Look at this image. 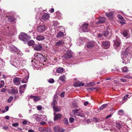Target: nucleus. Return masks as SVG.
I'll return each instance as SVG.
<instances>
[{
    "label": "nucleus",
    "mask_w": 132,
    "mask_h": 132,
    "mask_svg": "<svg viewBox=\"0 0 132 132\" xmlns=\"http://www.w3.org/2000/svg\"><path fill=\"white\" fill-rule=\"evenodd\" d=\"M50 17L49 14L47 13H45L42 16V19L44 20H47Z\"/></svg>",
    "instance_id": "dca6fc26"
},
{
    "label": "nucleus",
    "mask_w": 132,
    "mask_h": 132,
    "mask_svg": "<svg viewBox=\"0 0 132 132\" xmlns=\"http://www.w3.org/2000/svg\"><path fill=\"white\" fill-rule=\"evenodd\" d=\"M13 81L14 84L18 85L20 83L21 79L18 77H15L13 79Z\"/></svg>",
    "instance_id": "9d476101"
},
{
    "label": "nucleus",
    "mask_w": 132,
    "mask_h": 132,
    "mask_svg": "<svg viewBox=\"0 0 132 132\" xmlns=\"http://www.w3.org/2000/svg\"><path fill=\"white\" fill-rule=\"evenodd\" d=\"M13 97H12L11 96L7 100V102H10L13 99Z\"/></svg>",
    "instance_id": "864d4df0"
},
{
    "label": "nucleus",
    "mask_w": 132,
    "mask_h": 132,
    "mask_svg": "<svg viewBox=\"0 0 132 132\" xmlns=\"http://www.w3.org/2000/svg\"><path fill=\"white\" fill-rule=\"evenodd\" d=\"M47 132H52L50 128H48L47 129Z\"/></svg>",
    "instance_id": "0e129e2a"
},
{
    "label": "nucleus",
    "mask_w": 132,
    "mask_h": 132,
    "mask_svg": "<svg viewBox=\"0 0 132 132\" xmlns=\"http://www.w3.org/2000/svg\"><path fill=\"white\" fill-rule=\"evenodd\" d=\"M89 103L88 102L86 101V102H84V104L85 106H86L89 104Z\"/></svg>",
    "instance_id": "e2e57ef3"
},
{
    "label": "nucleus",
    "mask_w": 132,
    "mask_h": 132,
    "mask_svg": "<svg viewBox=\"0 0 132 132\" xmlns=\"http://www.w3.org/2000/svg\"><path fill=\"white\" fill-rule=\"evenodd\" d=\"M42 132H47V129L45 128H42Z\"/></svg>",
    "instance_id": "4d7b16f0"
},
{
    "label": "nucleus",
    "mask_w": 132,
    "mask_h": 132,
    "mask_svg": "<svg viewBox=\"0 0 132 132\" xmlns=\"http://www.w3.org/2000/svg\"><path fill=\"white\" fill-rule=\"evenodd\" d=\"M84 38L80 37L77 39V44L80 45V44H83L84 41Z\"/></svg>",
    "instance_id": "f8f14e48"
},
{
    "label": "nucleus",
    "mask_w": 132,
    "mask_h": 132,
    "mask_svg": "<svg viewBox=\"0 0 132 132\" xmlns=\"http://www.w3.org/2000/svg\"><path fill=\"white\" fill-rule=\"evenodd\" d=\"M20 89V93L21 94H22L23 93L24 91V90H23L22 89Z\"/></svg>",
    "instance_id": "69168bd1"
},
{
    "label": "nucleus",
    "mask_w": 132,
    "mask_h": 132,
    "mask_svg": "<svg viewBox=\"0 0 132 132\" xmlns=\"http://www.w3.org/2000/svg\"><path fill=\"white\" fill-rule=\"evenodd\" d=\"M72 51L70 50H68L67 51V53L64 56L65 58L68 59L72 57Z\"/></svg>",
    "instance_id": "6e6552de"
},
{
    "label": "nucleus",
    "mask_w": 132,
    "mask_h": 132,
    "mask_svg": "<svg viewBox=\"0 0 132 132\" xmlns=\"http://www.w3.org/2000/svg\"><path fill=\"white\" fill-rule=\"evenodd\" d=\"M12 125L13 126L15 127L18 126L19 124L18 123L16 122L12 124Z\"/></svg>",
    "instance_id": "de8ad7c7"
},
{
    "label": "nucleus",
    "mask_w": 132,
    "mask_h": 132,
    "mask_svg": "<svg viewBox=\"0 0 132 132\" xmlns=\"http://www.w3.org/2000/svg\"><path fill=\"white\" fill-rule=\"evenodd\" d=\"M28 45L29 46H32L34 45L35 44L34 41L32 40H31L28 41Z\"/></svg>",
    "instance_id": "c85d7f7f"
},
{
    "label": "nucleus",
    "mask_w": 132,
    "mask_h": 132,
    "mask_svg": "<svg viewBox=\"0 0 132 132\" xmlns=\"http://www.w3.org/2000/svg\"><path fill=\"white\" fill-rule=\"evenodd\" d=\"M22 123L23 125H26L27 123V121L26 120H24L23 121Z\"/></svg>",
    "instance_id": "774afa93"
},
{
    "label": "nucleus",
    "mask_w": 132,
    "mask_h": 132,
    "mask_svg": "<svg viewBox=\"0 0 132 132\" xmlns=\"http://www.w3.org/2000/svg\"><path fill=\"white\" fill-rule=\"evenodd\" d=\"M34 50L36 51H41L43 50V47L40 44H35L33 46Z\"/></svg>",
    "instance_id": "0eeeda50"
},
{
    "label": "nucleus",
    "mask_w": 132,
    "mask_h": 132,
    "mask_svg": "<svg viewBox=\"0 0 132 132\" xmlns=\"http://www.w3.org/2000/svg\"><path fill=\"white\" fill-rule=\"evenodd\" d=\"M29 76H28L26 77L25 78H24L23 80H22V83H26L27 81L28 80L29 78Z\"/></svg>",
    "instance_id": "7c9ffc66"
},
{
    "label": "nucleus",
    "mask_w": 132,
    "mask_h": 132,
    "mask_svg": "<svg viewBox=\"0 0 132 132\" xmlns=\"http://www.w3.org/2000/svg\"><path fill=\"white\" fill-rule=\"evenodd\" d=\"M57 98V96L56 95H55L54 96V100L52 102V104H51V105L52 106L53 108V107H54V106L55 107V105H56L57 103V102L56 101V99H55V98Z\"/></svg>",
    "instance_id": "a211bd4d"
},
{
    "label": "nucleus",
    "mask_w": 132,
    "mask_h": 132,
    "mask_svg": "<svg viewBox=\"0 0 132 132\" xmlns=\"http://www.w3.org/2000/svg\"><path fill=\"white\" fill-rule=\"evenodd\" d=\"M129 95L128 94H126L125 96L123 97V101H124L127 100V98H128Z\"/></svg>",
    "instance_id": "6e6d98bb"
},
{
    "label": "nucleus",
    "mask_w": 132,
    "mask_h": 132,
    "mask_svg": "<svg viewBox=\"0 0 132 132\" xmlns=\"http://www.w3.org/2000/svg\"><path fill=\"white\" fill-rule=\"evenodd\" d=\"M10 58V64L18 69L22 68L26 62V61L21 58L15 57L14 55H11Z\"/></svg>",
    "instance_id": "f257e3e1"
},
{
    "label": "nucleus",
    "mask_w": 132,
    "mask_h": 132,
    "mask_svg": "<svg viewBox=\"0 0 132 132\" xmlns=\"http://www.w3.org/2000/svg\"><path fill=\"white\" fill-rule=\"evenodd\" d=\"M114 46L115 49L117 51L121 48V41L117 36H116V40H114Z\"/></svg>",
    "instance_id": "20e7f679"
},
{
    "label": "nucleus",
    "mask_w": 132,
    "mask_h": 132,
    "mask_svg": "<svg viewBox=\"0 0 132 132\" xmlns=\"http://www.w3.org/2000/svg\"><path fill=\"white\" fill-rule=\"evenodd\" d=\"M39 115H38L37 114H34L32 116H31V118H34L35 119H36V120L37 121H39L40 120H39V117L38 116H39Z\"/></svg>",
    "instance_id": "393cba45"
},
{
    "label": "nucleus",
    "mask_w": 132,
    "mask_h": 132,
    "mask_svg": "<svg viewBox=\"0 0 132 132\" xmlns=\"http://www.w3.org/2000/svg\"><path fill=\"white\" fill-rule=\"evenodd\" d=\"M88 24L84 23L79 29V31L80 32H87L88 31Z\"/></svg>",
    "instance_id": "39448f33"
},
{
    "label": "nucleus",
    "mask_w": 132,
    "mask_h": 132,
    "mask_svg": "<svg viewBox=\"0 0 132 132\" xmlns=\"http://www.w3.org/2000/svg\"><path fill=\"white\" fill-rule=\"evenodd\" d=\"M103 34H98L97 35L98 37H99L101 39H103Z\"/></svg>",
    "instance_id": "8fccbe9b"
},
{
    "label": "nucleus",
    "mask_w": 132,
    "mask_h": 132,
    "mask_svg": "<svg viewBox=\"0 0 132 132\" xmlns=\"http://www.w3.org/2000/svg\"><path fill=\"white\" fill-rule=\"evenodd\" d=\"M8 19L9 21L12 22L14 21V18L12 16H9L8 17Z\"/></svg>",
    "instance_id": "a19ab883"
},
{
    "label": "nucleus",
    "mask_w": 132,
    "mask_h": 132,
    "mask_svg": "<svg viewBox=\"0 0 132 132\" xmlns=\"http://www.w3.org/2000/svg\"><path fill=\"white\" fill-rule=\"evenodd\" d=\"M118 17L119 19L121 20L122 21H123L124 20L123 18V17L120 15H118Z\"/></svg>",
    "instance_id": "09e8293b"
},
{
    "label": "nucleus",
    "mask_w": 132,
    "mask_h": 132,
    "mask_svg": "<svg viewBox=\"0 0 132 132\" xmlns=\"http://www.w3.org/2000/svg\"><path fill=\"white\" fill-rule=\"evenodd\" d=\"M102 47L105 49L109 48L110 46L109 42L108 41H104L102 42Z\"/></svg>",
    "instance_id": "9b49d317"
},
{
    "label": "nucleus",
    "mask_w": 132,
    "mask_h": 132,
    "mask_svg": "<svg viewBox=\"0 0 132 132\" xmlns=\"http://www.w3.org/2000/svg\"><path fill=\"white\" fill-rule=\"evenodd\" d=\"M108 104H103L99 108V110H102L103 109L106 107L107 106Z\"/></svg>",
    "instance_id": "f704fd0d"
},
{
    "label": "nucleus",
    "mask_w": 132,
    "mask_h": 132,
    "mask_svg": "<svg viewBox=\"0 0 132 132\" xmlns=\"http://www.w3.org/2000/svg\"><path fill=\"white\" fill-rule=\"evenodd\" d=\"M6 90V89L5 88H2L1 90V93H3Z\"/></svg>",
    "instance_id": "338daca9"
},
{
    "label": "nucleus",
    "mask_w": 132,
    "mask_h": 132,
    "mask_svg": "<svg viewBox=\"0 0 132 132\" xmlns=\"http://www.w3.org/2000/svg\"><path fill=\"white\" fill-rule=\"evenodd\" d=\"M54 121H55L57 119H60L62 117L61 115L60 114H56L54 113Z\"/></svg>",
    "instance_id": "2eb2a0df"
},
{
    "label": "nucleus",
    "mask_w": 132,
    "mask_h": 132,
    "mask_svg": "<svg viewBox=\"0 0 132 132\" xmlns=\"http://www.w3.org/2000/svg\"><path fill=\"white\" fill-rule=\"evenodd\" d=\"M59 79L62 81H63L65 80V76L64 75L60 76L59 78Z\"/></svg>",
    "instance_id": "2f4dec72"
},
{
    "label": "nucleus",
    "mask_w": 132,
    "mask_h": 132,
    "mask_svg": "<svg viewBox=\"0 0 132 132\" xmlns=\"http://www.w3.org/2000/svg\"><path fill=\"white\" fill-rule=\"evenodd\" d=\"M131 47H128L125 51L122 52L121 57L122 60V62L123 63L126 64L129 62L131 56L132 54L130 53Z\"/></svg>",
    "instance_id": "f03ea898"
},
{
    "label": "nucleus",
    "mask_w": 132,
    "mask_h": 132,
    "mask_svg": "<svg viewBox=\"0 0 132 132\" xmlns=\"http://www.w3.org/2000/svg\"><path fill=\"white\" fill-rule=\"evenodd\" d=\"M64 71L63 69L61 67L57 69L56 71L58 73H61L63 72Z\"/></svg>",
    "instance_id": "473e14b6"
},
{
    "label": "nucleus",
    "mask_w": 132,
    "mask_h": 132,
    "mask_svg": "<svg viewBox=\"0 0 132 132\" xmlns=\"http://www.w3.org/2000/svg\"><path fill=\"white\" fill-rule=\"evenodd\" d=\"M46 27L44 25H42L38 26L37 28V31L39 32H42L45 30Z\"/></svg>",
    "instance_id": "1a4fd4ad"
},
{
    "label": "nucleus",
    "mask_w": 132,
    "mask_h": 132,
    "mask_svg": "<svg viewBox=\"0 0 132 132\" xmlns=\"http://www.w3.org/2000/svg\"><path fill=\"white\" fill-rule=\"evenodd\" d=\"M74 120V118L72 117L70 118L69 119V121L71 123L73 122Z\"/></svg>",
    "instance_id": "5fc2aeb1"
},
{
    "label": "nucleus",
    "mask_w": 132,
    "mask_h": 132,
    "mask_svg": "<svg viewBox=\"0 0 132 132\" xmlns=\"http://www.w3.org/2000/svg\"><path fill=\"white\" fill-rule=\"evenodd\" d=\"M64 36V34L63 32H60L57 35L56 37L59 38L60 37H63Z\"/></svg>",
    "instance_id": "5701e85b"
},
{
    "label": "nucleus",
    "mask_w": 132,
    "mask_h": 132,
    "mask_svg": "<svg viewBox=\"0 0 132 132\" xmlns=\"http://www.w3.org/2000/svg\"><path fill=\"white\" fill-rule=\"evenodd\" d=\"M9 50L12 52L16 53L19 56H21L22 54L21 52L14 45L10 44L9 46Z\"/></svg>",
    "instance_id": "7ed1b4c3"
},
{
    "label": "nucleus",
    "mask_w": 132,
    "mask_h": 132,
    "mask_svg": "<svg viewBox=\"0 0 132 132\" xmlns=\"http://www.w3.org/2000/svg\"><path fill=\"white\" fill-rule=\"evenodd\" d=\"M122 35L124 37H126L127 38L129 37L128 35V31L127 30L125 29L123 31Z\"/></svg>",
    "instance_id": "f3484780"
},
{
    "label": "nucleus",
    "mask_w": 132,
    "mask_h": 132,
    "mask_svg": "<svg viewBox=\"0 0 132 132\" xmlns=\"http://www.w3.org/2000/svg\"><path fill=\"white\" fill-rule=\"evenodd\" d=\"M84 85V83H82L81 82H80L78 83V85L76 86L77 87H79L81 86H83Z\"/></svg>",
    "instance_id": "a18cd8bd"
},
{
    "label": "nucleus",
    "mask_w": 132,
    "mask_h": 132,
    "mask_svg": "<svg viewBox=\"0 0 132 132\" xmlns=\"http://www.w3.org/2000/svg\"><path fill=\"white\" fill-rule=\"evenodd\" d=\"M111 71L112 72H114L116 71H117L118 72H120L119 70L117 68H116L115 69H112Z\"/></svg>",
    "instance_id": "37998d69"
},
{
    "label": "nucleus",
    "mask_w": 132,
    "mask_h": 132,
    "mask_svg": "<svg viewBox=\"0 0 132 132\" xmlns=\"http://www.w3.org/2000/svg\"><path fill=\"white\" fill-rule=\"evenodd\" d=\"M79 109H76L74 110H73V112L75 113H79Z\"/></svg>",
    "instance_id": "49530a36"
},
{
    "label": "nucleus",
    "mask_w": 132,
    "mask_h": 132,
    "mask_svg": "<svg viewBox=\"0 0 132 132\" xmlns=\"http://www.w3.org/2000/svg\"><path fill=\"white\" fill-rule=\"evenodd\" d=\"M26 87V84H24L23 85H21L19 87V89H22L23 90H24L25 88Z\"/></svg>",
    "instance_id": "79ce46f5"
},
{
    "label": "nucleus",
    "mask_w": 132,
    "mask_h": 132,
    "mask_svg": "<svg viewBox=\"0 0 132 132\" xmlns=\"http://www.w3.org/2000/svg\"><path fill=\"white\" fill-rule=\"evenodd\" d=\"M77 115L78 116L80 117H85L84 113L82 111L79 112V113Z\"/></svg>",
    "instance_id": "bb28decb"
},
{
    "label": "nucleus",
    "mask_w": 132,
    "mask_h": 132,
    "mask_svg": "<svg viewBox=\"0 0 132 132\" xmlns=\"http://www.w3.org/2000/svg\"><path fill=\"white\" fill-rule=\"evenodd\" d=\"M53 109L55 112H58L60 110V108L58 107L57 106L53 107Z\"/></svg>",
    "instance_id": "72a5a7b5"
},
{
    "label": "nucleus",
    "mask_w": 132,
    "mask_h": 132,
    "mask_svg": "<svg viewBox=\"0 0 132 132\" xmlns=\"http://www.w3.org/2000/svg\"><path fill=\"white\" fill-rule=\"evenodd\" d=\"M118 113L120 115H122L123 114V111L122 110H120L118 111Z\"/></svg>",
    "instance_id": "603ef678"
},
{
    "label": "nucleus",
    "mask_w": 132,
    "mask_h": 132,
    "mask_svg": "<svg viewBox=\"0 0 132 132\" xmlns=\"http://www.w3.org/2000/svg\"><path fill=\"white\" fill-rule=\"evenodd\" d=\"M48 81L50 83H53L54 82V80L53 79H49L48 80Z\"/></svg>",
    "instance_id": "3c124183"
},
{
    "label": "nucleus",
    "mask_w": 132,
    "mask_h": 132,
    "mask_svg": "<svg viewBox=\"0 0 132 132\" xmlns=\"http://www.w3.org/2000/svg\"><path fill=\"white\" fill-rule=\"evenodd\" d=\"M116 127L119 129H120L121 128V126L119 122H116Z\"/></svg>",
    "instance_id": "c9c22d12"
},
{
    "label": "nucleus",
    "mask_w": 132,
    "mask_h": 132,
    "mask_svg": "<svg viewBox=\"0 0 132 132\" xmlns=\"http://www.w3.org/2000/svg\"><path fill=\"white\" fill-rule=\"evenodd\" d=\"M123 77L126 78L132 79V77L129 75H124Z\"/></svg>",
    "instance_id": "ea45409f"
},
{
    "label": "nucleus",
    "mask_w": 132,
    "mask_h": 132,
    "mask_svg": "<svg viewBox=\"0 0 132 132\" xmlns=\"http://www.w3.org/2000/svg\"><path fill=\"white\" fill-rule=\"evenodd\" d=\"M95 45V43L93 41H91L87 44L86 47L88 48H91L93 47Z\"/></svg>",
    "instance_id": "ddd939ff"
},
{
    "label": "nucleus",
    "mask_w": 132,
    "mask_h": 132,
    "mask_svg": "<svg viewBox=\"0 0 132 132\" xmlns=\"http://www.w3.org/2000/svg\"><path fill=\"white\" fill-rule=\"evenodd\" d=\"M11 93L14 94H15L18 93L17 89H12L11 91Z\"/></svg>",
    "instance_id": "e433bc0d"
},
{
    "label": "nucleus",
    "mask_w": 132,
    "mask_h": 132,
    "mask_svg": "<svg viewBox=\"0 0 132 132\" xmlns=\"http://www.w3.org/2000/svg\"><path fill=\"white\" fill-rule=\"evenodd\" d=\"M63 121L64 123L65 124H67L68 123V120L67 118H64L63 120Z\"/></svg>",
    "instance_id": "c03bdc74"
},
{
    "label": "nucleus",
    "mask_w": 132,
    "mask_h": 132,
    "mask_svg": "<svg viewBox=\"0 0 132 132\" xmlns=\"http://www.w3.org/2000/svg\"><path fill=\"white\" fill-rule=\"evenodd\" d=\"M39 118V120L40 121L41 120H44L46 121L47 119V118L46 116L44 115H39L38 116Z\"/></svg>",
    "instance_id": "412c9836"
},
{
    "label": "nucleus",
    "mask_w": 132,
    "mask_h": 132,
    "mask_svg": "<svg viewBox=\"0 0 132 132\" xmlns=\"http://www.w3.org/2000/svg\"><path fill=\"white\" fill-rule=\"evenodd\" d=\"M109 34V32L107 31H104L102 33L103 35L105 37L107 36Z\"/></svg>",
    "instance_id": "4c0bfd02"
},
{
    "label": "nucleus",
    "mask_w": 132,
    "mask_h": 132,
    "mask_svg": "<svg viewBox=\"0 0 132 132\" xmlns=\"http://www.w3.org/2000/svg\"><path fill=\"white\" fill-rule=\"evenodd\" d=\"M37 108L38 110H40L42 109V107L41 106H37Z\"/></svg>",
    "instance_id": "052dcab7"
},
{
    "label": "nucleus",
    "mask_w": 132,
    "mask_h": 132,
    "mask_svg": "<svg viewBox=\"0 0 132 132\" xmlns=\"http://www.w3.org/2000/svg\"><path fill=\"white\" fill-rule=\"evenodd\" d=\"M105 18L104 17H100L99 18V21L96 23V24L102 23L105 22Z\"/></svg>",
    "instance_id": "4468645a"
},
{
    "label": "nucleus",
    "mask_w": 132,
    "mask_h": 132,
    "mask_svg": "<svg viewBox=\"0 0 132 132\" xmlns=\"http://www.w3.org/2000/svg\"><path fill=\"white\" fill-rule=\"evenodd\" d=\"M3 129L5 130H7L9 129L8 127L7 126H3Z\"/></svg>",
    "instance_id": "680f3d73"
},
{
    "label": "nucleus",
    "mask_w": 132,
    "mask_h": 132,
    "mask_svg": "<svg viewBox=\"0 0 132 132\" xmlns=\"http://www.w3.org/2000/svg\"><path fill=\"white\" fill-rule=\"evenodd\" d=\"M65 92H62L60 94V96L61 97H63L64 96Z\"/></svg>",
    "instance_id": "13d9d810"
},
{
    "label": "nucleus",
    "mask_w": 132,
    "mask_h": 132,
    "mask_svg": "<svg viewBox=\"0 0 132 132\" xmlns=\"http://www.w3.org/2000/svg\"><path fill=\"white\" fill-rule=\"evenodd\" d=\"M53 129L54 131L56 132H63L64 130V129H63L62 130L60 131V128L58 126H55L54 127Z\"/></svg>",
    "instance_id": "aec40b11"
},
{
    "label": "nucleus",
    "mask_w": 132,
    "mask_h": 132,
    "mask_svg": "<svg viewBox=\"0 0 132 132\" xmlns=\"http://www.w3.org/2000/svg\"><path fill=\"white\" fill-rule=\"evenodd\" d=\"M64 43V42L62 41H59L57 42L55 44V45L57 46H59L62 45Z\"/></svg>",
    "instance_id": "c756f323"
},
{
    "label": "nucleus",
    "mask_w": 132,
    "mask_h": 132,
    "mask_svg": "<svg viewBox=\"0 0 132 132\" xmlns=\"http://www.w3.org/2000/svg\"><path fill=\"white\" fill-rule=\"evenodd\" d=\"M36 55L37 56V58H39L41 59L42 58H43V55H42L39 53H37V54H36Z\"/></svg>",
    "instance_id": "58836bf2"
},
{
    "label": "nucleus",
    "mask_w": 132,
    "mask_h": 132,
    "mask_svg": "<svg viewBox=\"0 0 132 132\" xmlns=\"http://www.w3.org/2000/svg\"><path fill=\"white\" fill-rule=\"evenodd\" d=\"M30 97L32 98L35 101H37L40 100V98L38 96H34L32 95H31L30 96Z\"/></svg>",
    "instance_id": "a878e982"
},
{
    "label": "nucleus",
    "mask_w": 132,
    "mask_h": 132,
    "mask_svg": "<svg viewBox=\"0 0 132 132\" xmlns=\"http://www.w3.org/2000/svg\"><path fill=\"white\" fill-rule=\"evenodd\" d=\"M56 15L58 18V19H60L62 18V15L59 12H56Z\"/></svg>",
    "instance_id": "cd10ccee"
},
{
    "label": "nucleus",
    "mask_w": 132,
    "mask_h": 132,
    "mask_svg": "<svg viewBox=\"0 0 132 132\" xmlns=\"http://www.w3.org/2000/svg\"><path fill=\"white\" fill-rule=\"evenodd\" d=\"M28 36L24 33H22L20 34L19 38L21 40L25 41L28 38Z\"/></svg>",
    "instance_id": "423d86ee"
},
{
    "label": "nucleus",
    "mask_w": 132,
    "mask_h": 132,
    "mask_svg": "<svg viewBox=\"0 0 132 132\" xmlns=\"http://www.w3.org/2000/svg\"><path fill=\"white\" fill-rule=\"evenodd\" d=\"M121 70L123 73H126L128 71V68L126 67H123L121 68Z\"/></svg>",
    "instance_id": "b1692460"
},
{
    "label": "nucleus",
    "mask_w": 132,
    "mask_h": 132,
    "mask_svg": "<svg viewBox=\"0 0 132 132\" xmlns=\"http://www.w3.org/2000/svg\"><path fill=\"white\" fill-rule=\"evenodd\" d=\"M114 14V12L113 11H111L109 13H105L106 15L109 18H111L113 17Z\"/></svg>",
    "instance_id": "4be33fe9"
},
{
    "label": "nucleus",
    "mask_w": 132,
    "mask_h": 132,
    "mask_svg": "<svg viewBox=\"0 0 132 132\" xmlns=\"http://www.w3.org/2000/svg\"><path fill=\"white\" fill-rule=\"evenodd\" d=\"M36 38L37 40L41 41L44 39L45 38L42 35H38L36 36Z\"/></svg>",
    "instance_id": "6ab92c4d"
},
{
    "label": "nucleus",
    "mask_w": 132,
    "mask_h": 132,
    "mask_svg": "<svg viewBox=\"0 0 132 132\" xmlns=\"http://www.w3.org/2000/svg\"><path fill=\"white\" fill-rule=\"evenodd\" d=\"M120 80L122 82H125L127 81V80L124 78L120 79Z\"/></svg>",
    "instance_id": "bf43d9fd"
}]
</instances>
